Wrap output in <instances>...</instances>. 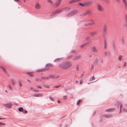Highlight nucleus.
Listing matches in <instances>:
<instances>
[{
    "mask_svg": "<svg viewBox=\"0 0 127 127\" xmlns=\"http://www.w3.org/2000/svg\"><path fill=\"white\" fill-rule=\"evenodd\" d=\"M72 66L71 64L69 62H66L63 64H60L59 65L60 67L62 68H67Z\"/></svg>",
    "mask_w": 127,
    "mask_h": 127,
    "instance_id": "nucleus-1",
    "label": "nucleus"
},
{
    "mask_svg": "<svg viewBox=\"0 0 127 127\" xmlns=\"http://www.w3.org/2000/svg\"><path fill=\"white\" fill-rule=\"evenodd\" d=\"M102 35L103 37L106 36L107 34V25L106 24H104L102 28Z\"/></svg>",
    "mask_w": 127,
    "mask_h": 127,
    "instance_id": "nucleus-2",
    "label": "nucleus"
},
{
    "mask_svg": "<svg viewBox=\"0 0 127 127\" xmlns=\"http://www.w3.org/2000/svg\"><path fill=\"white\" fill-rule=\"evenodd\" d=\"M78 12L77 10H74L66 14V16L67 17H71L75 14Z\"/></svg>",
    "mask_w": 127,
    "mask_h": 127,
    "instance_id": "nucleus-3",
    "label": "nucleus"
},
{
    "mask_svg": "<svg viewBox=\"0 0 127 127\" xmlns=\"http://www.w3.org/2000/svg\"><path fill=\"white\" fill-rule=\"evenodd\" d=\"M97 34V32L95 31L93 32L90 33L89 37H87V39L90 38V37H93L95 36Z\"/></svg>",
    "mask_w": 127,
    "mask_h": 127,
    "instance_id": "nucleus-4",
    "label": "nucleus"
},
{
    "mask_svg": "<svg viewBox=\"0 0 127 127\" xmlns=\"http://www.w3.org/2000/svg\"><path fill=\"white\" fill-rule=\"evenodd\" d=\"M63 11L62 10V9L61 10H57L56 11L54 12L50 15V16H54L58 13H59L61 12H62Z\"/></svg>",
    "mask_w": 127,
    "mask_h": 127,
    "instance_id": "nucleus-5",
    "label": "nucleus"
},
{
    "mask_svg": "<svg viewBox=\"0 0 127 127\" xmlns=\"http://www.w3.org/2000/svg\"><path fill=\"white\" fill-rule=\"evenodd\" d=\"M70 10V8L68 6L62 9L63 11H65V12L69 11Z\"/></svg>",
    "mask_w": 127,
    "mask_h": 127,
    "instance_id": "nucleus-6",
    "label": "nucleus"
},
{
    "mask_svg": "<svg viewBox=\"0 0 127 127\" xmlns=\"http://www.w3.org/2000/svg\"><path fill=\"white\" fill-rule=\"evenodd\" d=\"M91 43V42L89 40V41H88L87 42L83 44L82 45H81L80 46V47L81 48H83V47L86 46V45H87L88 44H89Z\"/></svg>",
    "mask_w": 127,
    "mask_h": 127,
    "instance_id": "nucleus-7",
    "label": "nucleus"
},
{
    "mask_svg": "<svg viewBox=\"0 0 127 127\" xmlns=\"http://www.w3.org/2000/svg\"><path fill=\"white\" fill-rule=\"evenodd\" d=\"M85 6L86 5H90L92 3V1L91 0H89L88 1L84 2Z\"/></svg>",
    "mask_w": 127,
    "mask_h": 127,
    "instance_id": "nucleus-8",
    "label": "nucleus"
},
{
    "mask_svg": "<svg viewBox=\"0 0 127 127\" xmlns=\"http://www.w3.org/2000/svg\"><path fill=\"white\" fill-rule=\"evenodd\" d=\"M50 78L54 79L58 78L59 77V76L57 75H50Z\"/></svg>",
    "mask_w": 127,
    "mask_h": 127,
    "instance_id": "nucleus-9",
    "label": "nucleus"
},
{
    "mask_svg": "<svg viewBox=\"0 0 127 127\" xmlns=\"http://www.w3.org/2000/svg\"><path fill=\"white\" fill-rule=\"evenodd\" d=\"M122 1L124 4L125 9L127 10V2L126 0H122Z\"/></svg>",
    "mask_w": 127,
    "mask_h": 127,
    "instance_id": "nucleus-10",
    "label": "nucleus"
},
{
    "mask_svg": "<svg viewBox=\"0 0 127 127\" xmlns=\"http://www.w3.org/2000/svg\"><path fill=\"white\" fill-rule=\"evenodd\" d=\"M97 6L98 9L100 11H103V9L101 6H100L99 4H97Z\"/></svg>",
    "mask_w": 127,
    "mask_h": 127,
    "instance_id": "nucleus-11",
    "label": "nucleus"
},
{
    "mask_svg": "<svg viewBox=\"0 0 127 127\" xmlns=\"http://www.w3.org/2000/svg\"><path fill=\"white\" fill-rule=\"evenodd\" d=\"M4 106L8 108H10L11 107V104L9 103V104H3Z\"/></svg>",
    "mask_w": 127,
    "mask_h": 127,
    "instance_id": "nucleus-12",
    "label": "nucleus"
},
{
    "mask_svg": "<svg viewBox=\"0 0 127 127\" xmlns=\"http://www.w3.org/2000/svg\"><path fill=\"white\" fill-rule=\"evenodd\" d=\"M0 68L3 71H4V73L6 74V76H9L8 74V73H7L5 70L4 69V68L3 67H2L0 66Z\"/></svg>",
    "mask_w": 127,
    "mask_h": 127,
    "instance_id": "nucleus-13",
    "label": "nucleus"
},
{
    "mask_svg": "<svg viewBox=\"0 0 127 127\" xmlns=\"http://www.w3.org/2000/svg\"><path fill=\"white\" fill-rule=\"evenodd\" d=\"M0 68L3 71H4V73L6 74V76H9L8 74V73H7L5 70L4 69V68L3 67H2L0 66Z\"/></svg>",
    "mask_w": 127,
    "mask_h": 127,
    "instance_id": "nucleus-14",
    "label": "nucleus"
},
{
    "mask_svg": "<svg viewBox=\"0 0 127 127\" xmlns=\"http://www.w3.org/2000/svg\"><path fill=\"white\" fill-rule=\"evenodd\" d=\"M61 2V0L59 1H58L55 3L54 5V6L55 7H58L60 4Z\"/></svg>",
    "mask_w": 127,
    "mask_h": 127,
    "instance_id": "nucleus-15",
    "label": "nucleus"
},
{
    "mask_svg": "<svg viewBox=\"0 0 127 127\" xmlns=\"http://www.w3.org/2000/svg\"><path fill=\"white\" fill-rule=\"evenodd\" d=\"M115 109V108H110L108 109H107L105 110V111L107 112H110L113 111H114Z\"/></svg>",
    "mask_w": 127,
    "mask_h": 127,
    "instance_id": "nucleus-16",
    "label": "nucleus"
},
{
    "mask_svg": "<svg viewBox=\"0 0 127 127\" xmlns=\"http://www.w3.org/2000/svg\"><path fill=\"white\" fill-rule=\"evenodd\" d=\"M125 18L126 19V24L124 25V26L125 27L127 31V15H126L125 16Z\"/></svg>",
    "mask_w": 127,
    "mask_h": 127,
    "instance_id": "nucleus-17",
    "label": "nucleus"
},
{
    "mask_svg": "<svg viewBox=\"0 0 127 127\" xmlns=\"http://www.w3.org/2000/svg\"><path fill=\"white\" fill-rule=\"evenodd\" d=\"M90 21H91V22H90L88 23V25L89 26L93 25L95 23L94 22V21L93 20H90Z\"/></svg>",
    "mask_w": 127,
    "mask_h": 127,
    "instance_id": "nucleus-18",
    "label": "nucleus"
},
{
    "mask_svg": "<svg viewBox=\"0 0 127 127\" xmlns=\"http://www.w3.org/2000/svg\"><path fill=\"white\" fill-rule=\"evenodd\" d=\"M11 82L13 85H15L17 84L15 80L13 79L11 80Z\"/></svg>",
    "mask_w": 127,
    "mask_h": 127,
    "instance_id": "nucleus-19",
    "label": "nucleus"
},
{
    "mask_svg": "<svg viewBox=\"0 0 127 127\" xmlns=\"http://www.w3.org/2000/svg\"><path fill=\"white\" fill-rule=\"evenodd\" d=\"M42 95V94H34L33 95V96L35 97H40Z\"/></svg>",
    "mask_w": 127,
    "mask_h": 127,
    "instance_id": "nucleus-20",
    "label": "nucleus"
},
{
    "mask_svg": "<svg viewBox=\"0 0 127 127\" xmlns=\"http://www.w3.org/2000/svg\"><path fill=\"white\" fill-rule=\"evenodd\" d=\"M81 56L80 55H78V56H75L74 57L73 59V60H75L77 59H79L80 58H81Z\"/></svg>",
    "mask_w": 127,
    "mask_h": 127,
    "instance_id": "nucleus-21",
    "label": "nucleus"
},
{
    "mask_svg": "<svg viewBox=\"0 0 127 127\" xmlns=\"http://www.w3.org/2000/svg\"><path fill=\"white\" fill-rule=\"evenodd\" d=\"M103 116L107 118L111 117L112 116V115L110 114L103 115Z\"/></svg>",
    "mask_w": 127,
    "mask_h": 127,
    "instance_id": "nucleus-22",
    "label": "nucleus"
},
{
    "mask_svg": "<svg viewBox=\"0 0 127 127\" xmlns=\"http://www.w3.org/2000/svg\"><path fill=\"white\" fill-rule=\"evenodd\" d=\"M35 7L36 9H39L40 8V5L38 4H37L35 6Z\"/></svg>",
    "mask_w": 127,
    "mask_h": 127,
    "instance_id": "nucleus-23",
    "label": "nucleus"
},
{
    "mask_svg": "<svg viewBox=\"0 0 127 127\" xmlns=\"http://www.w3.org/2000/svg\"><path fill=\"white\" fill-rule=\"evenodd\" d=\"M52 65L51 64H46V68L50 67L52 66Z\"/></svg>",
    "mask_w": 127,
    "mask_h": 127,
    "instance_id": "nucleus-24",
    "label": "nucleus"
},
{
    "mask_svg": "<svg viewBox=\"0 0 127 127\" xmlns=\"http://www.w3.org/2000/svg\"><path fill=\"white\" fill-rule=\"evenodd\" d=\"M93 48L92 49V51L94 52H97V50L95 48V46H93Z\"/></svg>",
    "mask_w": 127,
    "mask_h": 127,
    "instance_id": "nucleus-25",
    "label": "nucleus"
},
{
    "mask_svg": "<svg viewBox=\"0 0 127 127\" xmlns=\"http://www.w3.org/2000/svg\"><path fill=\"white\" fill-rule=\"evenodd\" d=\"M79 4L82 7H84L85 6L84 2L83 3L81 2H79Z\"/></svg>",
    "mask_w": 127,
    "mask_h": 127,
    "instance_id": "nucleus-26",
    "label": "nucleus"
},
{
    "mask_svg": "<svg viewBox=\"0 0 127 127\" xmlns=\"http://www.w3.org/2000/svg\"><path fill=\"white\" fill-rule=\"evenodd\" d=\"M18 110L20 112H23V109L22 107H20L18 109Z\"/></svg>",
    "mask_w": 127,
    "mask_h": 127,
    "instance_id": "nucleus-27",
    "label": "nucleus"
},
{
    "mask_svg": "<svg viewBox=\"0 0 127 127\" xmlns=\"http://www.w3.org/2000/svg\"><path fill=\"white\" fill-rule=\"evenodd\" d=\"M104 49H106V46H107V42L106 41V40H104Z\"/></svg>",
    "mask_w": 127,
    "mask_h": 127,
    "instance_id": "nucleus-28",
    "label": "nucleus"
},
{
    "mask_svg": "<svg viewBox=\"0 0 127 127\" xmlns=\"http://www.w3.org/2000/svg\"><path fill=\"white\" fill-rule=\"evenodd\" d=\"M22 81L21 80H19L18 84L19 85L20 87H21L22 86Z\"/></svg>",
    "mask_w": 127,
    "mask_h": 127,
    "instance_id": "nucleus-29",
    "label": "nucleus"
},
{
    "mask_svg": "<svg viewBox=\"0 0 127 127\" xmlns=\"http://www.w3.org/2000/svg\"><path fill=\"white\" fill-rule=\"evenodd\" d=\"M90 12L89 11H88L87 13L83 14V16H85L87 14L90 15Z\"/></svg>",
    "mask_w": 127,
    "mask_h": 127,
    "instance_id": "nucleus-30",
    "label": "nucleus"
},
{
    "mask_svg": "<svg viewBox=\"0 0 127 127\" xmlns=\"http://www.w3.org/2000/svg\"><path fill=\"white\" fill-rule=\"evenodd\" d=\"M27 73L29 75H30L31 76H33V73L32 72H28Z\"/></svg>",
    "mask_w": 127,
    "mask_h": 127,
    "instance_id": "nucleus-31",
    "label": "nucleus"
},
{
    "mask_svg": "<svg viewBox=\"0 0 127 127\" xmlns=\"http://www.w3.org/2000/svg\"><path fill=\"white\" fill-rule=\"evenodd\" d=\"M35 80H36V81L37 82H39V81H42L41 79L40 78H36Z\"/></svg>",
    "mask_w": 127,
    "mask_h": 127,
    "instance_id": "nucleus-32",
    "label": "nucleus"
},
{
    "mask_svg": "<svg viewBox=\"0 0 127 127\" xmlns=\"http://www.w3.org/2000/svg\"><path fill=\"white\" fill-rule=\"evenodd\" d=\"M120 111L119 112V113H120L121 112V109L122 108V104L121 103H120Z\"/></svg>",
    "mask_w": 127,
    "mask_h": 127,
    "instance_id": "nucleus-33",
    "label": "nucleus"
},
{
    "mask_svg": "<svg viewBox=\"0 0 127 127\" xmlns=\"http://www.w3.org/2000/svg\"><path fill=\"white\" fill-rule=\"evenodd\" d=\"M97 62H98V59H97V58L95 60V61L94 62V64L95 65H97Z\"/></svg>",
    "mask_w": 127,
    "mask_h": 127,
    "instance_id": "nucleus-34",
    "label": "nucleus"
},
{
    "mask_svg": "<svg viewBox=\"0 0 127 127\" xmlns=\"http://www.w3.org/2000/svg\"><path fill=\"white\" fill-rule=\"evenodd\" d=\"M95 79V77L94 76H93L91 77L90 79V81H91L94 80Z\"/></svg>",
    "mask_w": 127,
    "mask_h": 127,
    "instance_id": "nucleus-35",
    "label": "nucleus"
},
{
    "mask_svg": "<svg viewBox=\"0 0 127 127\" xmlns=\"http://www.w3.org/2000/svg\"><path fill=\"white\" fill-rule=\"evenodd\" d=\"M61 59V58H58L54 60V62H58Z\"/></svg>",
    "mask_w": 127,
    "mask_h": 127,
    "instance_id": "nucleus-36",
    "label": "nucleus"
},
{
    "mask_svg": "<svg viewBox=\"0 0 127 127\" xmlns=\"http://www.w3.org/2000/svg\"><path fill=\"white\" fill-rule=\"evenodd\" d=\"M23 111V112H23V113L24 114H26L28 112V111L27 110H24V109Z\"/></svg>",
    "mask_w": 127,
    "mask_h": 127,
    "instance_id": "nucleus-37",
    "label": "nucleus"
},
{
    "mask_svg": "<svg viewBox=\"0 0 127 127\" xmlns=\"http://www.w3.org/2000/svg\"><path fill=\"white\" fill-rule=\"evenodd\" d=\"M81 101V100H79L77 102V104L79 105Z\"/></svg>",
    "mask_w": 127,
    "mask_h": 127,
    "instance_id": "nucleus-38",
    "label": "nucleus"
},
{
    "mask_svg": "<svg viewBox=\"0 0 127 127\" xmlns=\"http://www.w3.org/2000/svg\"><path fill=\"white\" fill-rule=\"evenodd\" d=\"M47 1L48 2L50 3L52 5L53 4V2L50 0H47Z\"/></svg>",
    "mask_w": 127,
    "mask_h": 127,
    "instance_id": "nucleus-39",
    "label": "nucleus"
},
{
    "mask_svg": "<svg viewBox=\"0 0 127 127\" xmlns=\"http://www.w3.org/2000/svg\"><path fill=\"white\" fill-rule=\"evenodd\" d=\"M45 70V69H43L41 70H39L38 71V72H41L43 71H44Z\"/></svg>",
    "mask_w": 127,
    "mask_h": 127,
    "instance_id": "nucleus-40",
    "label": "nucleus"
},
{
    "mask_svg": "<svg viewBox=\"0 0 127 127\" xmlns=\"http://www.w3.org/2000/svg\"><path fill=\"white\" fill-rule=\"evenodd\" d=\"M5 125V124L4 123H3L1 122H0V126H3Z\"/></svg>",
    "mask_w": 127,
    "mask_h": 127,
    "instance_id": "nucleus-41",
    "label": "nucleus"
},
{
    "mask_svg": "<svg viewBox=\"0 0 127 127\" xmlns=\"http://www.w3.org/2000/svg\"><path fill=\"white\" fill-rule=\"evenodd\" d=\"M43 87H44L45 88H50V87L49 86H47V85H45L43 86Z\"/></svg>",
    "mask_w": 127,
    "mask_h": 127,
    "instance_id": "nucleus-42",
    "label": "nucleus"
},
{
    "mask_svg": "<svg viewBox=\"0 0 127 127\" xmlns=\"http://www.w3.org/2000/svg\"><path fill=\"white\" fill-rule=\"evenodd\" d=\"M94 66L93 64H92L91 65V69L92 70L94 67Z\"/></svg>",
    "mask_w": 127,
    "mask_h": 127,
    "instance_id": "nucleus-43",
    "label": "nucleus"
},
{
    "mask_svg": "<svg viewBox=\"0 0 127 127\" xmlns=\"http://www.w3.org/2000/svg\"><path fill=\"white\" fill-rule=\"evenodd\" d=\"M123 111L124 112H127V110L126 108H124Z\"/></svg>",
    "mask_w": 127,
    "mask_h": 127,
    "instance_id": "nucleus-44",
    "label": "nucleus"
},
{
    "mask_svg": "<svg viewBox=\"0 0 127 127\" xmlns=\"http://www.w3.org/2000/svg\"><path fill=\"white\" fill-rule=\"evenodd\" d=\"M85 71H83V74H82L81 75V78H82L84 76V73H85Z\"/></svg>",
    "mask_w": 127,
    "mask_h": 127,
    "instance_id": "nucleus-45",
    "label": "nucleus"
},
{
    "mask_svg": "<svg viewBox=\"0 0 127 127\" xmlns=\"http://www.w3.org/2000/svg\"><path fill=\"white\" fill-rule=\"evenodd\" d=\"M63 98L64 99H66L67 98V96L66 95L64 96H63Z\"/></svg>",
    "mask_w": 127,
    "mask_h": 127,
    "instance_id": "nucleus-46",
    "label": "nucleus"
},
{
    "mask_svg": "<svg viewBox=\"0 0 127 127\" xmlns=\"http://www.w3.org/2000/svg\"><path fill=\"white\" fill-rule=\"evenodd\" d=\"M104 0L105 1V3L106 4H107L108 2V0Z\"/></svg>",
    "mask_w": 127,
    "mask_h": 127,
    "instance_id": "nucleus-47",
    "label": "nucleus"
},
{
    "mask_svg": "<svg viewBox=\"0 0 127 127\" xmlns=\"http://www.w3.org/2000/svg\"><path fill=\"white\" fill-rule=\"evenodd\" d=\"M50 78V75L46 77V79H47V80L49 79Z\"/></svg>",
    "mask_w": 127,
    "mask_h": 127,
    "instance_id": "nucleus-48",
    "label": "nucleus"
},
{
    "mask_svg": "<svg viewBox=\"0 0 127 127\" xmlns=\"http://www.w3.org/2000/svg\"><path fill=\"white\" fill-rule=\"evenodd\" d=\"M121 56H120L118 58V60H119L121 61Z\"/></svg>",
    "mask_w": 127,
    "mask_h": 127,
    "instance_id": "nucleus-49",
    "label": "nucleus"
},
{
    "mask_svg": "<svg viewBox=\"0 0 127 127\" xmlns=\"http://www.w3.org/2000/svg\"><path fill=\"white\" fill-rule=\"evenodd\" d=\"M84 26H89L88 25V23H85V24H84Z\"/></svg>",
    "mask_w": 127,
    "mask_h": 127,
    "instance_id": "nucleus-50",
    "label": "nucleus"
},
{
    "mask_svg": "<svg viewBox=\"0 0 127 127\" xmlns=\"http://www.w3.org/2000/svg\"><path fill=\"white\" fill-rule=\"evenodd\" d=\"M126 66V62H125L124 64V67H125Z\"/></svg>",
    "mask_w": 127,
    "mask_h": 127,
    "instance_id": "nucleus-51",
    "label": "nucleus"
},
{
    "mask_svg": "<svg viewBox=\"0 0 127 127\" xmlns=\"http://www.w3.org/2000/svg\"><path fill=\"white\" fill-rule=\"evenodd\" d=\"M61 86V85H59V86H55V88H58L60 87Z\"/></svg>",
    "mask_w": 127,
    "mask_h": 127,
    "instance_id": "nucleus-52",
    "label": "nucleus"
},
{
    "mask_svg": "<svg viewBox=\"0 0 127 127\" xmlns=\"http://www.w3.org/2000/svg\"><path fill=\"white\" fill-rule=\"evenodd\" d=\"M49 98L52 101H54L53 99L51 97H49Z\"/></svg>",
    "mask_w": 127,
    "mask_h": 127,
    "instance_id": "nucleus-53",
    "label": "nucleus"
},
{
    "mask_svg": "<svg viewBox=\"0 0 127 127\" xmlns=\"http://www.w3.org/2000/svg\"><path fill=\"white\" fill-rule=\"evenodd\" d=\"M41 78L43 80L45 79H46V77H42Z\"/></svg>",
    "mask_w": 127,
    "mask_h": 127,
    "instance_id": "nucleus-54",
    "label": "nucleus"
},
{
    "mask_svg": "<svg viewBox=\"0 0 127 127\" xmlns=\"http://www.w3.org/2000/svg\"><path fill=\"white\" fill-rule=\"evenodd\" d=\"M78 67H79L78 65H77V67H76V69H77V71H78V70H79V69Z\"/></svg>",
    "mask_w": 127,
    "mask_h": 127,
    "instance_id": "nucleus-55",
    "label": "nucleus"
},
{
    "mask_svg": "<svg viewBox=\"0 0 127 127\" xmlns=\"http://www.w3.org/2000/svg\"><path fill=\"white\" fill-rule=\"evenodd\" d=\"M83 82V81L82 80H81L80 81V84H82V83Z\"/></svg>",
    "mask_w": 127,
    "mask_h": 127,
    "instance_id": "nucleus-56",
    "label": "nucleus"
},
{
    "mask_svg": "<svg viewBox=\"0 0 127 127\" xmlns=\"http://www.w3.org/2000/svg\"><path fill=\"white\" fill-rule=\"evenodd\" d=\"M9 89L10 90H12V88L11 87H10V86H9Z\"/></svg>",
    "mask_w": 127,
    "mask_h": 127,
    "instance_id": "nucleus-57",
    "label": "nucleus"
},
{
    "mask_svg": "<svg viewBox=\"0 0 127 127\" xmlns=\"http://www.w3.org/2000/svg\"><path fill=\"white\" fill-rule=\"evenodd\" d=\"M104 54L105 55H107L108 54V53L107 52H105L104 53Z\"/></svg>",
    "mask_w": 127,
    "mask_h": 127,
    "instance_id": "nucleus-58",
    "label": "nucleus"
},
{
    "mask_svg": "<svg viewBox=\"0 0 127 127\" xmlns=\"http://www.w3.org/2000/svg\"><path fill=\"white\" fill-rule=\"evenodd\" d=\"M108 56L109 57H110V53L109 52H108Z\"/></svg>",
    "mask_w": 127,
    "mask_h": 127,
    "instance_id": "nucleus-59",
    "label": "nucleus"
},
{
    "mask_svg": "<svg viewBox=\"0 0 127 127\" xmlns=\"http://www.w3.org/2000/svg\"><path fill=\"white\" fill-rule=\"evenodd\" d=\"M37 88H39V89H41L42 88V87H40V86H38L37 87Z\"/></svg>",
    "mask_w": 127,
    "mask_h": 127,
    "instance_id": "nucleus-60",
    "label": "nucleus"
},
{
    "mask_svg": "<svg viewBox=\"0 0 127 127\" xmlns=\"http://www.w3.org/2000/svg\"><path fill=\"white\" fill-rule=\"evenodd\" d=\"M34 91L35 92H39V91H38V90H34Z\"/></svg>",
    "mask_w": 127,
    "mask_h": 127,
    "instance_id": "nucleus-61",
    "label": "nucleus"
},
{
    "mask_svg": "<svg viewBox=\"0 0 127 127\" xmlns=\"http://www.w3.org/2000/svg\"><path fill=\"white\" fill-rule=\"evenodd\" d=\"M5 119V118H0V120H4Z\"/></svg>",
    "mask_w": 127,
    "mask_h": 127,
    "instance_id": "nucleus-62",
    "label": "nucleus"
},
{
    "mask_svg": "<svg viewBox=\"0 0 127 127\" xmlns=\"http://www.w3.org/2000/svg\"><path fill=\"white\" fill-rule=\"evenodd\" d=\"M57 102H58V103H60V100H58Z\"/></svg>",
    "mask_w": 127,
    "mask_h": 127,
    "instance_id": "nucleus-63",
    "label": "nucleus"
},
{
    "mask_svg": "<svg viewBox=\"0 0 127 127\" xmlns=\"http://www.w3.org/2000/svg\"><path fill=\"white\" fill-rule=\"evenodd\" d=\"M125 106L127 107V103L125 104Z\"/></svg>",
    "mask_w": 127,
    "mask_h": 127,
    "instance_id": "nucleus-64",
    "label": "nucleus"
}]
</instances>
